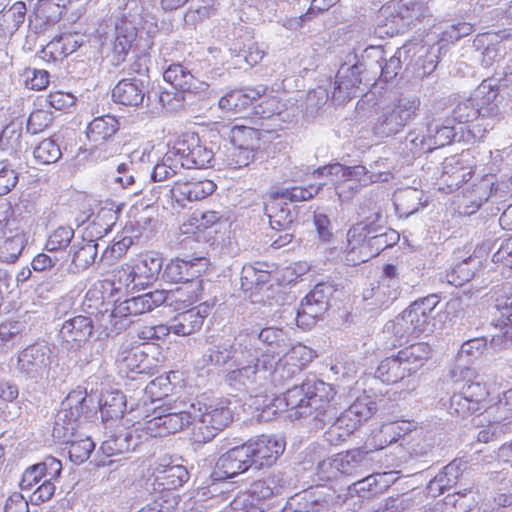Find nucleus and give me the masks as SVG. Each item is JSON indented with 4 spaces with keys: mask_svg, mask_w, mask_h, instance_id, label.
Returning a JSON list of instances; mask_svg holds the SVG:
<instances>
[{
    "mask_svg": "<svg viewBox=\"0 0 512 512\" xmlns=\"http://www.w3.org/2000/svg\"><path fill=\"white\" fill-rule=\"evenodd\" d=\"M193 408L196 413L191 422L190 439L195 444L212 442L235 421V407L228 396H202Z\"/></svg>",
    "mask_w": 512,
    "mask_h": 512,
    "instance_id": "obj_1",
    "label": "nucleus"
},
{
    "mask_svg": "<svg viewBox=\"0 0 512 512\" xmlns=\"http://www.w3.org/2000/svg\"><path fill=\"white\" fill-rule=\"evenodd\" d=\"M433 355V348L428 342L410 343L396 353L383 358L374 373L376 379L383 384L394 385L405 382L409 391L416 389L410 379L420 371Z\"/></svg>",
    "mask_w": 512,
    "mask_h": 512,
    "instance_id": "obj_2",
    "label": "nucleus"
},
{
    "mask_svg": "<svg viewBox=\"0 0 512 512\" xmlns=\"http://www.w3.org/2000/svg\"><path fill=\"white\" fill-rule=\"evenodd\" d=\"M460 374L468 378V381L463 385L460 392L451 396L448 407L449 413L462 419L484 414L494 403L490 386L479 380L470 368H462Z\"/></svg>",
    "mask_w": 512,
    "mask_h": 512,
    "instance_id": "obj_3",
    "label": "nucleus"
},
{
    "mask_svg": "<svg viewBox=\"0 0 512 512\" xmlns=\"http://www.w3.org/2000/svg\"><path fill=\"white\" fill-rule=\"evenodd\" d=\"M251 469L264 470L274 466L285 451V441L261 434L244 442Z\"/></svg>",
    "mask_w": 512,
    "mask_h": 512,
    "instance_id": "obj_4",
    "label": "nucleus"
},
{
    "mask_svg": "<svg viewBox=\"0 0 512 512\" xmlns=\"http://www.w3.org/2000/svg\"><path fill=\"white\" fill-rule=\"evenodd\" d=\"M173 144L186 169L206 168L214 158L212 149L202 143L199 134L196 132L186 131L182 133Z\"/></svg>",
    "mask_w": 512,
    "mask_h": 512,
    "instance_id": "obj_5",
    "label": "nucleus"
},
{
    "mask_svg": "<svg viewBox=\"0 0 512 512\" xmlns=\"http://www.w3.org/2000/svg\"><path fill=\"white\" fill-rule=\"evenodd\" d=\"M260 136V130L252 127L235 125L231 128L229 137L234 149L227 162L231 169H239L249 164Z\"/></svg>",
    "mask_w": 512,
    "mask_h": 512,
    "instance_id": "obj_6",
    "label": "nucleus"
},
{
    "mask_svg": "<svg viewBox=\"0 0 512 512\" xmlns=\"http://www.w3.org/2000/svg\"><path fill=\"white\" fill-rule=\"evenodd\" d=\"M161 295L157 289L136 297L115 301L110 315L112 325L117 327L120 324L122 327L121 320L142 315L159 307L163 304Z\"/></svg>",
    "mask_w": 512,
    "mask_h": 512,
    "instance_id": "obj_7",
    "label": "nucleus"
},
{
    "mask_svg": "<svg viewBox=\"0 0 512 512\" xmlns=\"http://www.w3.org/2000/svg\"><path fill=\"white\" fill-rule=\"evenodd\" d=\"M420 104L418 97L398 99L391 109L383 112L378 118V124L383 128L382 132L395 134L401 131L409 121L417 116Z\"/></svg>",
    "mask_w": 512,
    "mask_h": 512,
    "instance_id": "obj_8",
    "label": "nucleus"
},
{
    "mask_svg": "<svg viewBox=\"0 0 512 512\" xmlns=\"http://www.w3.org/2000/svg\"><path fill=\"white\" fill-rule=\"evenodd\" d=\"M167 304L174 311L195 308L201 303L204 294L203 279H189L171 290H158Z\"/></svg>",
    "mask_w": 512,
    "mask_h": 512,
    "instance_id": "obj_9",
    "label": "nucleus"
},
{
    "mask_svg": "<svg viewBox=\"0 0 512 512\" xmlns=\"http://www.w3.org/2000/svg\"><path fill=\"white\" fill-rule=\"evenodd\" d=\"M251 469L244 443L221 454L214 465L212 475L216 480H228Z\"/></svg>",
    "mask_w": 512,
    "mask_h": 512,
    "instance_id": "obj_10",
    "label": "nucleus"
},
{
    "mask_svg": "<svg viewBox=\"0 0 512 512\" xmlns=\"http://www.w3.org/2000/svg\"><path fill=\"white\" fill-rule=\"evenodd\" d=\"M208 260L205 257H194L191 259L173 258L164 267L162 278L168 283H182L189 279H202L205 273Z\"/></svg>",
    "mask_w": 512,
    "mask_h": 512,
    "instance_id": "obj_11",
    "label": "nucleus"
},
{
    "mask_svg": "<svg viewBox=\"0 0 512 512\" xmlns=\"http://www.w3.org/2000/svg\"><path fill=\"white\" fill-rule=\"evenodd\" d=\"M436 302L424 298L412 303L402 313L401 320L411 333L432 332L435 320Z\"/></svg>",
    "mask_w": 512,
    "mask_h": 512,
    "instance_id": "obj_12",
    "label": "nucleus"
},
{
    "mask_svg": "<svg viewBox=\"0 0 512 512\" xmlns=\"http://www.w3.org/2000/svg\"><path fill=\"white\" fill-rule=\"evenodd\" d=\"M215 189L216 184L209 179H178L171 186L170 197L179 206H184L186 202L207 198Z\"/></svg>",
    "mask_w": 512,
    "mask_h": 512,
    "instance_id": "obj_13",
    "label": "nucleus"
},
{
    "mask_svg": "<svg viewBox=\"0 0 512 512\" xmlns=\"http://www.w3.org/2000/svg\"><path fill=\"white\" fill-rule=\"evenodd\" d=\"M408 431L409 423L404 420L383 423L368 435L361 449L366 455L383 450L390 444L397 442Z\"/></svg>",
    "mask_w": 512,
    "mask_h": 512,
    "instance_id": "obj_14",
    "label": "nucleus"
},
{
    "mask_svg": "<svg viewBox=\"0 0 512 512\" xmlns=\"http://www.w3.org/2000/svg\"><path fill=\"white\" fill-rule=\"evenodd\" d=\"M87 392L80 386L71 390L61 403L58 419L66 430L73 431L78 422L88 414Z\"/></svg>",
    "mask_w": 512,
    "mask_h": 512,
    "instance_id": "obj_15",
    "label": "nucleus"
},
{
    "mask_svg": "<svg viewBox=\"0 0 512 512\" xmlns=\"http://www.w3.org/2000/svg\"><path fill=\"white\" fill-rule=\"evenodd\" d=\"M266 87L263 85L247 86L243 88L232 89L222 96L219 101V107L232 114H242L264 95Z\"/></svg>",
    "mask_w": 512,
    "mask_h": 512,
    "instance_id": "obj_16",
    "label": "nucleus"
},
{
    "mask_svg": "<svg viewBox=\"0 0 512 512\" xmlns=\"http://www.w3.org/2000/svg\"><path fill=\"white\" fill-rule=\"evenodd\" d=\"M306 413H315L316 418L324 416L334 409L332 401L335 398V390L321 380H307Z\"/></svg>",
    "mask_w": 512,
    "mask_h": 512,
    "instance_id": "obj_17",
    "label": "nucleus"
},
{
    "mask_svg": "<svg viewBox=\"0 0 512 512\" xmlns=\"http://www.w3.org/2000/svg\"><path fill=\"white\" fill-rule=\"evenodd\" d=\"M363 227L361 224H354L347 232L345 259L348 265L356 266L374 258V255H368L371 251L369 234L372 232L364 231Z\"/></svg>",
    "mask_w": 512,
    "mask_h": 512,
    "instance_id": "obj_18",
    "label": "nucleus"
},
{
    "mask_svg": "<svg viewBox=\"0 0 512 512\" xmlns=\"http://www.w3.org/2000/svg\"><path fill=\"white\" fill-rule=\"evenodd\" d=\"M330 175L340 176L344 181H354L359 187H366L379 181H388L392 178L390 171L372 173L363 165L345 166L340 163L328 167Z\"/></svg>",
    "mask_w": 512,
    "mask_h": 512,
    "instance_id": "obj_19",
    "label": "nucleus"
},
{
    "mask_svg": "<svg viewBox=\"0 0 512 512\" xmlns=\"http://www.w3.org/2000/svg\"><path fill=\"white\" fill-rule=\"evenodd\" d=\"M62 471L61 461L54 457H47L43 462L34 464L25 469L20 481L22 490H31L44 480H57Z\"/></svg>",
    "mask_w": 512,
    "mask_h": 512,
    "instance_id": "obj_20",
    "label": "nucleus"
},
{
    "mask_svg": "<svg viewBox=\"0 0 512 512\" xmlns=\"http://www.w3.org/2000/svg\"><path fill=\"white\" fill-rule=\"evenodd\" d=\"M164 410L163 417L168 435L181 431L186 425L191 424L192 415L190 408L194 404L185 399H175L161 402Z\"/></svg>",
    "mask_w": 512,
    "mask_h": 512,
    "instance_id": "obj_21",
    "label": "nucleus"
},
{
    "mask_svg": "<svg viewBox=\"0 0 512 512\" xmlns=\"http://www.w3.org/2000/svg\"><path fill=\"white\" fill-rule=\"evenodd\" d=\"M80 45L77 33H62L55 36L41 49L39 57L46 63L59 62L75 52Z\"/></svg>",
    "mask_w": 512,
    "mask_h": 512,
    "instance_id": "obj_22",
    "label": "nucleus"
},
{
    "mask_svg": "<svg viewBox=\"0 0 512 512\" xmlns=\"http://www.w3.org/2000/svg\"><path fill=\"white\" fill-rule=\"evenodd\" d=\"M130 263L136 289H144L151 285L162 268V258L153 253L145 254Z\"/></svg>",
    "mask_w": 512,
    "mask_h": 512,
    "instance_id": "obj_23",
    "label": "nucleus"
},
{
    "mask_svg": "<svg viewBox=\"0 0 512 512\" xmlns=\"http://www.w3.org/2000/svg\"><path fill=\"white\" fill-rule=\"evenodd\" d=\"M499 88L489 81H483L476 89L473 99L479 109L481 118L500 120L501 110L498 105Z\"/></svg>",
    "mask_w": 512,
    "mask_h": 512,
    "instance_id": "obj_24",
    "label": "nucleus"
},
{
    "mask_svg": "<svg viewBox=\"0 0 512 512\" xmlns=\"http://www.w3.org/2000/svg\"><path fill=\"white\" fill-rule=\"evenodd\" d=\"M163 78L182 92L199 93L208 87L206 83L199 81L186 67L179 63L169 65L163 73Z\"/></svg>",
    "mask_w": 512,
    "mask_h": 512,
    "instance_id": "obj_25",
    "label": "nucleus"
},
{
    "mask_svg": "<svg viewBox=\"0 0 512 512\" xmlns=\"http://www.w3.org/2000/svg\"><path fill=\"white\" fill-rule=\"evenodd\" d=\"M112 100L124 106L138 107L142 105L146 91L143 81L129 78L122 79L112 89Z\"/></svg>",
    "mask_w": 512,
    "mask_h": 512,
    "instance_id": "obj_26",
    "label": "nucleus"
},
{
    "mask_svg": "<svg viewBox=\"0 0 512 512\" xmlns=\"http://www.w3.org/2000/svg\"><path fill=\"white\" fill-rule=\"evenodd\" d=\"M177 312L172 324V333L178 336H188L198 332L207 316L204 304Z\"/></svg>",
    "mask_w": 512,
    "mask_h": 512,
    "instance_id": "obj_27",
    "label": "nucleus"
},
{
    "mask_svg": "<svg viewBox=\"0 0 512 512\" xmlns=\"http://www.w3.org/2000/svg\"><path fill=\"white\" fill-rule=\"evenodd\" d=\"M265 213L273 230H290L293 224V215L288 203L279 192L270 195L265 204Z\"/></svg>",
    "mask_w": 512,
    "mask_h": 512,
    "instance_id": "obj_28",
    "label": "nucleus"
},
{
    "mask_svg": "<svg viewBox=\"0 0 512 512\" xmlns=\"http://www.w3.org/2000/svg\"><path fill=\"white\" fill-rule=\"evenodd\" d=\"M93 329L94 325L90 317L77 315L64 322L62 333L68 343L81 347L89 341L93 334Z\"/></svg>",
    "mask_w": 512,
    "mask_h": 512,
    "instance_id": "obj_29",
    "label": "nucleus"
},
{
    "mask_svg": "<svg viewBox=\"0 0 512 512\" xmlns=\"http://www.w3.org/2000/svg\"><path fill=\"white\" fill-rule=\"evenodd\" d=\"M118 360L126 372L147 375L154 373V367L149 363V355L140 345L123 349Z\"/></svg>",
    "mask_w": 512,
    "mask_h": 512,
    "instance_id": "obj_30",
    "label": "nucleus"
},
{
    "mask_svg": "<svg viewBox=\"0 0 512 512\" xmlns=\"http://www.w3.org/2000/svg\"><path fill=\"white\" fill-rule=\"evenodd\" d=\"M118 130L117 118L107 114L94 118L87 126L86 135L90 142L102 144L111 139Z\"/></svg>",
    "mask_w": 512,
    "mask_h": 512,
    "instance_id": "obj_31",
    "label": "nucleus"
},
{
    "mask_svg": "<svg viewBox=\"0 0 512 512\" xmlns=\"http://www.w3.org/2000/svg\"><path fill=\"white\" fill-rule=\"evenodd\" d=\"M402 50L404 60H409L410 63H412L413 58L418 55L414 66L420 75H429L435 70L437 62L432 57L429 60H422V57L427 58L430 54L429 48L422 41H408L403 45Z\"/></svg>",
    "mask_w": 512,
    "mask_h": 512,
    "instance_id": "obj_32",
    "label": "nucleus"
},
{
    "mask_svg": "<svg viewBox=\"0 0 512 512\" xmlns=\"http://www.w3.org/2000/svg\"><path fill=\"white\" fill-rule=\"evenodd\" d=\"M137 37V29L132 22L122 19L116 25L113 53L117 63L123 62Z\"/></svg>",
    "mask_w": 512,
    "mask_h": 512,
    "instance_id": "obj_33",
    "label": "nucleus"
},
{
    "mask_svg": "<svg viewBox=\"0 0 512 512\" xmlns=\"http://www.w3.org/2000/svg\"><path fill=\"white\" fill-rule=\"evenodd\" d=\"M189 479L187 469L182 465H168L157 468L155 483L161 490H175L183 486Z\"/></svg>",
    "mask_w": 512,
    "mask_h": 512,
    "instance_id": "obj_34",
    "label": "nucleus"
},
{
    "mask_svg": "<svg viewBox=\"0 0 512 512\" xmlns=\"http://www.w3.org/2000/svg\"><path fill=\"white\" fill-rule=\"evenodd\" d=\"M185 165L174 144L154 166L151 177L154 181H165L177 175Z\"/></svg>",
    "mask_w": 512,
    "mask_h": 512,
    "instance_id": "obj_35",
    "label": "nucleus"
},
{
    "mask_svg": "<svg viewBox=\"0 0 512 512\" xmlns=\"http://www.w3.org/2000/svg\"><path fill=\"white\" fill-rule=\"evenodd\" d=\"M316 357L315 352L300 343L293 345L283 356L284 366L290 375L300 373Z\"/></svg>",
    "mask_w": 512,
    "mask_h": 512,
    "instance_id": "obj_36",
    "label": "nucleus"
},
{
    "mask_svg": "<svg viewBox=\"0 0 512 512\" xmlns=\"http://www.w3.org/2000/svg\"><path fill=\"white\" fill-rule=\"evenodd\" d=\"M18 364L26 373H38L49 364V356L43 347L28 346L19 355Z\"/></svg>",
    "mask_w": 512,
    "mask_h": 512,
    "instance_id": "obj_37",
    "label": "nucleus"
},
{
    "mask_svg": "<svg viewBox=\"0 0 512 512\" xmlns=\"http://www.w3.org/2000/svg\"><path fill=\"white\" fill-rule=\"evenodd\" d=\"M146 412L142 420L137 422L139 429L149 437L168 436L164 417L162 416L164 410L161 407V403L153 406L151 409H147Z\"/></svg>",
    "mask_w": 512,
    "mask_h": 512,
    "instance_id": "obj_38",
    "label": "nucleus"
},
{
    "mask_svg": "<svg viewBox=\"0 0 512 512\" xmlns=\"http://www.w3.org/2000/svg\"><path fill=\"white\" fill-rule=\"evenodd\" d=\"M367 457L361 447L337 454L330 462L340 475L351 476L357 473L361 462Z\"/></svg>",
    "mask_w": 512,
    "mask_h": 512,
    "instance_id": "obj_39",
    "label": "nucleus"
},
{
    "mask_svg": "<svg viewBox=\"0 0 512 512\" xmlns=\"http://www.w3.org/2000/svg\"><path fill=\"white\" fill-rule=\"evenodd\" d=\"M361 424L347 410L333 422L326 434L333 442L345 441Z\"/></svg>",
    "mask_w": 512,
    "mask_h": 512,
    "instance_id": "obj_40",
    "label": "nucleus"
},
{
    "mask_svg": "<svg viewBox=\"0 0 512 512\" xmlns=\"http://www.w3.org/2000/svg\"><path fill=\"white\" fill-rule=\"evenodd\" d=\"M362 83L360 73L356 67H350L342 75L337 76L334 87V95L344 94L343 100L351 99Z\"/></svg>",
    "mask_w": 512,
    "mask_h": 512,
    "instance_id": "obj_41",
    "label": "nucleus"
},
{
    "mask_svg": "<svg viewBox=\"0 0 512 512\" xmlns=\"http://www.w3.org/2000/svg\"><path fill=\"white\" fill-rule=\"evenodd\" d=\"M307 381L299 386H294L288 389L283 394V401L285 402L286 410L291 412V416L300 417L306 413V398H307Z\"/></svg>",
    "mask_w": 512,
    "mask_h": 512,
    "instance_id": "obj_42",
    "label": "nucleus"
},
{
    "mask_svg": "<svg viewBox=\"0 0 512 512\" xmlns=\"http://www.w3.org/2000/svg\"><path fill=\"white\" fill-rule=\"evenodd\" d=\"M285 104L282 99L274 94H266L253 105L252 115L261 119H268L279 115L284 110Z\"/></svg>",
    "mask_w": 512,
    "mask_h": 512,
    "instance_id": "obj_43",
    "label": "nucleus"
},
{
    "mask_svg": "<svg viewBox=\"0 0 512 512\" xmlns=\"http://www.w3.org/2000/svg\"><path fill=\"white\" fill-rule=\"evenodd\" d=\"M125 407V397L119 391L109 392L102 396L100 413L102 420L109 421L122 416Z\"/></svg>",
    "mask_w": 512,
    "mask_h": 512,
    "instance_id": "obj_44",
    "label": "nucleus"
},
{
    "mask_svg": "<svg viewBox=\"0 0 512 512\" xmlns=\"http://www.w3.org/2000/svg\"><path fill=\"white\" fill-rule=\"evenodd\" d=\"M359 215L362 219L356 224L364 226V231L374 233L382 230V209L376 202L372 200L366 201L360 207Z\"/></svg>",
    "mask_w": 512,
    "mask_h": 512,
    "instance_id": "obj_45",
    "label": "nucleus"
},
{
    "mask_svg": "<svg viewBox=\"0 0 512 512\" xmlns=\"http://www.w3.org/2000/svg\"><path fill=\"white\" fill-rule=\"evenodd\" d=\"M123 204L115 203L112 200H105L97 211L94 223L105 233L111 231L121 213Z\"/></svg>",
    "mask_w": 512,
    "mask_h": 512,
    "instance_id": "obj_46",
    "label": "nucleus"
},
{
    "mask_svg": "<svg viewBox=\"0 0 512 512\" xmlns=\"http://www.w3.org/2000/svg\"><path fill=\"white\" fill-rule=\"evenodd\" d=\"M22 148L21 124L10 123L0 134V149L9 155L17 154Z\"/></svg>",
    "mask_w": 512,
    "mask_h": 512,
    "instance_id": "obj_47",
    "label": "nucleus"
},
{
    "mask_svg": "<svg viewBox=\"0 0 512 512\" xmlns=\"http://www.w3.org/2000/svg\"><path fill=\"white\" fill-rule=\"evenodd\" d=\"M507 38V35L502 31H487L479 33L473 40V46L477 51H480L483 55L491 57L496 55L499 44Z\"/></svg>",
    "mask_w": 512,
    "mask_h": 512,
    "instance_id": "obj_48",
    "label": "nucleus"
},
{
    "mask_svg": "<svg viewBox=\"0 0 512 512\" xmlns=\"http://www.w3.org/2000/svg\"><path fill=\"white\" fill-rule=\"evenodd\" d=\"M109 283L115 292L126 291L132 285L135 289V280L131 269V263L126 262L114 268L110 274Z\"/></svg>",
    "mask_w": 512,
    "mask_h": 512,
    "instance_id": "obj_49",
    "label": "nucleus"
},
{
    "mask_svg": "<svg viewBox=\"0 0 512 512\" xmlns=\"http://www.w3.org/2000/svg\"><path fill=\"white\" fill-rule=\"evenodd\" d=\"M23 248L24 234L17 231L0 245V259L7 263H13L21 255Z\"/></svg>",
    "mask_w": 512,
    "mask_h": 512,
    "instance_id": "obj_50",
    "label": "nucleus"
},
{
    "mask_svg": "<svg viewBox=\"0 0 512 512\" xmlns=\"http://www.w3.org/2000/svg\"><path fill=\"white\" fill-rule=\"evenodd\" d=\"M387 473H375L354 483L358 492L367 493L368 497L383 493L388 488L385 480Z\"/></svg>",
    "mask_w": 512,
    "mask_h": 512,
    "instance_id": "obj_51",
    "label": "nucleus"
},
{
    "mask_svg": "<svg viewBox=\"0 0 512 512\" xmlns=\"http://www.w3.org/2000/svg\"><path fill=\"white\" fill-rule=\"evenodd\" d=\"M54 121V115L50 110L36 108L28 116L26 128L31 134H39L47 130Z\"/></svg>",
    "mask_w": 512,
    "mask_h": 512,
    "instance_id": "obj_52",
    "label": "nucleus"
},
{
    "mask_svg": "<svg viewBox=\"0 0 512 512\" xmlns=\"http://www.w3.org/2000/svg\"><path fill=\"white\" fill-rule=\"evenodd\" d=\"M74 231L70 227L60 226L47 237L45 249L49 252L64 251L70 245Z\"/></svg>",
    "mask_w": 512,
    "mask_h": 512,
    "instance_id": "obj_53",
    "label": "nucleus"
},
{
    "mask_svg": "<svg viewBox=\"0 0 512 512\" xmlns=\"http://www.w3.org/2000/svg\"><path fill=\"white\" fill-rule=\"evenodd\" d=\"M33 156L39 164H51L60 159L61 150L54 140L47 138L34 148Z\"/></svg>",
    "mask_w": 512,
    "mask_h": 512,
    "instance_id": "obj_54",
    "label": "nucleus"
},
{
    "mask_svg": "<svg viewBox=\"0 0 512 512\" xmlns=\"http://www.w3.org/2000/svg\"><path fill=\"white\" fill-rule=\"evenodd\" d=\"M24 86L32 91H43L50 83V74L45 69L27 67L24 69Z\"/></svg>",
    "mask_w": 512,
    "mask_h": 512,
    "instance_id": "obj_55",
    "label": "nucleus"
},
{
    "mask_svg": "<svg viewBox=\"0 0 512 512\" xmlns=\"http://www.w3.org/2000/svg\"><path fill=\"white\" fill-rule=\"evenodd\" d=\"M169 377L159 376L150 381L144 389L145 395L152 404L156 402H164V398L168 396L172 389Z\"/></svg>",
    "mask_w": 512,
    "mask_h": 512,
    "instance_id": "obj_56",
    "label": "nucleus"
},
{
    "mask_svg": "<svg viewBox=\"0 0 512 512\" xmlns=\"http://www.w3.org/2000/svg\"><path fill=\"white\" fill-rule=\"evenodd\" d=\"M315 294L307 295L301 302L297 312L296 322L298 326H310L315 323L320 314V308L312 303Z\"/></svg>",
    "mask_w": 512,
    "mask_h": 512,
    "instance_id": "obj_57",
    "label": "nucleus"
},
{
    "mask_svg": "<svg viewBox=\"0 0 512 512\" xmlns=\"http://www.w3.org/2000/svg\"><path fill=\"white\" fill-rule=\"evenodd\" d=\"M94 448V442L88 437L71 441L68 447L69 458L72 462L81 464L90 457Z\"/></svg>",
    "mask_w": 512,
    "mask_h": 512,
    "instance_id": "obj_58",
    "label": "nucleus"
},
{
    "mask_svg": "<svg viewBox=\"0 0 512 512\" xmlns=\"http://www.w3.org/2000/svg\"><path fill=\"white\" fill-rule=\"evenodd\" d=\"M376 410V403L368 396L358 397L348 408L360 424L371 418Z\"/></svg>",
    "mask_w": 512,
    "mask_h": 512,
    "instance_id": "obj_59",
    "label": "nucleus"
},
{
    "mask_svg": "<svg viewBox=\"0 0 512 512\" xmlns=\"http://www.w3.org/2000/svg\"><path fill=\"white\" fill-rule=\"evenodd\" d=\"M479 117V109L473 97L458 102L453 110V119L460 124L472 122Z\"/></svg>",
    "mask_w": 512,
    "mask_h": 512,
    "instance_id": "obj_60",
    "label": "nucleus"
},
{
    "mask_svg": "<svg viewBox=\"0 0 512 512\" xmlns=\"http://www.w3.org/2000/svg\"><path fill=\"white\" fill-rule=\"evenodd\" d=\"M45 100L50 108L67 112L75 105L76 97L72 93L63 90H51Z\"/></svg>",
    "mask_w": 512,
    "mask_h": 512,
    "instance_id": "obj_61",
    "label": "nucleus"
},
{
    "mask_svg": "<svg viewBox=\"0 0 512 512\" xmlns=\"http://www.w3.org/2000/svg\"><path fill=\"white\" fill-rule=\"evenodd\" d=\"M97 243L90 240L84 243L78 250L74 252L72 262L81 269L88 268L94 263L97 257Z\"/></svg>",
    "mask_w": 512,
    "mask_h": 512,
    "instance_id": "obj_62",
    "label": "nucleus"
},
{
    "mask_svg": "<svg viewBox=\"0 0 512 512\" xmlns=\"http://www.w3.org/2000/svg\"><path fill=\"white\" fill-rule=\"evenodd\" d=\"M474 30V25L472 23L460 21L446 27L441 33V40L453 44L470 35Z\"/></svg>",
    "mask_w": 512,
    "mask_h": 512,
    "instance_id": "obj_63",
    "label": "nucleus"
},
{
    "mask_svg": "<svg viewBox=\"0 0 512 512\" xmlns=\"http://www.w3.org/2000/svg\"><path fill=\"white\" fill-rule=\"evenodd\" d=\"M18 173L8 160H0V196L8 194L17 185Z\"/></svg>",
    "mask_w": 512,
    "mask_h": 512,
    "instance_id": "obj_64",
    "label": "nucleus"
}]
</instances>
